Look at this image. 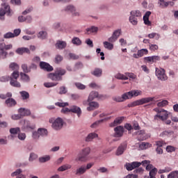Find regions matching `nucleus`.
I'll use <instances>...</instances> for the list:
<instances>
[{"mask_svg":"<svg viewBox=\"0 0 178 178\" xmlns=\"http://www.w3.org/2000/svg\"><path fill=\"white\" fill-rule=\"evenodd\" d=\"M90 154H91V148L90 147L83 148L76 157V162H87L90 159Z\"/></svg>","mask_w":178,"mask_h":178,"instance_id":"obj_1","label":"nucleus"},{"mask_svg":"<svg viewBox=\"0 0 178 178\" xmlns=\"http://www.w3.org/2000/svg\"><path fill=\"white\" fill-rule=\"evenodd\" d=\"M65 74H66V70L57 68L54 72L49 73L47 77L50 79V80H52V81H62V80H63L62 76H65Z\"/></svg>","mask_w":178,"mask_h":178,"instance_id":"obj_2","label":"nucleus"},{"mask_svg":"<svg viewBox=\"0 0 178 178\" xmlns=\"http://www.w3.org/2000/svg\"><path fill=\"white\" fill-rule=\"evenodd\" d=\"M154 101H155V97H144L129 104L127 106L128 108H134V106L144 105V104H149V102H154Z\"/></svg>","mask_w":178,"mask_h":178,"instance_id":"obj_3","label":"nucleus"},{"mask_svg":"<svg viewBox=\"0 0 178 178\" xmlns=\"http://www.w3.org/2000/svg\"><path fill=\"white\" fill-rule=\"evenodd\" d=\"M138 17H141V12L138 10H134L130 12L129 21L133 26H137L138 24Z\"/></svg>","mask_w":178,"mask_h":178,"instance_id":"obj_4","label":"nucleus"},{"mask_svg":"<svg viewBox=\"0 0 178 178\" xmlns=\"http://www.w3.org/2000/svg\"><path fill=\"white\" fill-rule=\"evenodd\" d=\"M49 122L51 123V127L54 130H61L62 127H63V119L61 118H50Z\"/></svg>","mask_w":178,"mask_h":178,"instance_id":"obj_5","label":"nucleus"},{"mask_svg":"<svg viewBox=\"0 0 178 178\" xmlns=\"http://www.w3.org/2000/svg\"><path fill=\"white\" fill-rule=\"evenodd\" d=\"M5 15L7 16H12L10 13V6L7 3H4L1 4V8H0V20H5Z\"/></svg>","mask_w":178,"mask_h":178,"instance_id":"obj_6","label":"nucleus"},{"mask_svg":"<svg viewBox=\"0 0 178 178\" xmlns=\"http://www.w3.org/2000/svg\"><path fill=\"white\" fill-rule=\"evenodd\" d=\"M33 140H40V137H48V129L45 128H39L32 134Z\"/></svg>","mask_w":178,"mask_h":178,"instance_id":"obj_7","label":"nucleus"},{"mask_svg":"<svg viewBox=\"0 0 178 178\" xmlns=\"http://www.w3.org/2000/svg\"><path fill=\"white\" fill-rule=\"evenodd\" d=\"M94 165V163H88L86 165H82L80 167H79L76 171H75V175L76 176H81V175H84L87 170H90L91 168H92V165Z\"/></svg>","mask_w":178,"mask_h":178,"instance_id":"obj_8","label":"nucleus"},{"mask_svg":"<svg viewBox=\"0 0 178 178\" xmlns=\"http://www.w3.org/2000/svg\"><path fill=\"white\" fill-rule=\"evenodd\" d=\"M155 74L157 79L161 81L168 80V76L165 74V70L163 68L156 67Z\"/></svg>","mask_w":178,"mask_h":178,"instance_id":"obj_9","label":"nucleus"},{"mask_svg":"<svg viewBox=\"0 0 178 178\" xmlns=\"http://www.w3.org/2000/svg\"><path fill=\"white\" fill-rule=\"evenodd\" d=\"M22 122L24 124L22 127V129L24 131H31V130L35 129V124L31 123L29 120H24Z\"/></svg>","mask_w":178,"mask_h":178,"instance_id":"obj_10","label":"nucleus"},{"mask_svg":"<svg viewBox=\"0 0 178 178\" xmlns=\"http://www.w3.org/2000/svg\"><path fill=\"white\" fill-rule=\"evenodd\" d=\"M56 106H59V108H63L60 111L61 113H64L65 115H67V113H70V108L65 106H69L68 102H56Z\"/></svg>","mask_w":178,"mask_h":178,"instance_id":"obj_11","label":"nucleus"},{"mask_svg":"<svg viewBox=\"0 0 178 178\" xmlns=\"http://www.w3.org/2000/svg\"><path fill=\"white\" fill-rule=\"evenodd\" d=\"M120 34H122V29H117L113 33L111 37L108 39V42H116L118 41V38L120 37Z\"/></svg>","mask_w":178,"mask_h":178,"instance_id":"obj_12","label":"nucleus"},{"mask_svg":"<svg viewBox=\"0 0 178 178\" xmlns=\"http://www.w3.org/2000/svg\"><path fill=\"white\" fill-rule=\"evenodd\" d=\"M162 113L161 114H156L154 115V120H158L161 119V120H166L169 118V113H168V111L165 109H162Z\"/></svg>","mask_w":178,"mask_h":178,"instance_id":"obj_13","label":"nucleus"},{"mask_svg":"<svg viewBox=\"0 0 178 178\" xmlns=\"http://www.w3.org/2000/svg\"><path fill=\"white\" fill-rule=\"evenodd\" d=\"M127 149V143H122L117 149L115 154L117 156H120L123 155L124 151Z\"/></svg>","mask_w":178,"mask_h":178,"instance_id":"obj_14","label":"nucleus"},{"mask_svg":"<svg viewBox=\"0 0 178 178\" xmlns=\"http://www.w3.org/2000/svg\"><path fill=\"white\" fill-rule=\"evenodd\" d=\"M40 67L45 72H52V70H54V67L51 66L49 63H45L44 61H41L40 63Z\"/></svg>","mask_w":178,"mask_h":178,"instance_id":"obj_15","label":"nucleus"},{"mask_svg":"<svg viewBox=\"0 0 178 178\" xmlns=\"http://www.w3.org/2000/svg\"><path fill=\"white\" fill-rule=\"evenodd\" d=\"M95 98L101 99L102 98V95H99L97 91H92L90 92L89 96L88 97V102H91V101H94Z\"/></svg>","mask_w":178,"mask_h":178,"instance_id":"obj_16","label":"nucleus"},{"mask_svg":"<svg viewBox=\"0 0 178 178\" xmlns=\"http://www.w3.org/2000/svg\"><path fill=\"white\" fill-rule=\"evenodd\" d=\"M128 95V98L129 99H131L133 97H138V95H141L143 94V92L140 90H133L128 92H127Z\"/></svg>","mask_w":178,"mask_h":178,"instance_id":"obj_17","label":"nucleus"},{"mask_svg":"<svg viewBox=\"0 0 178 178\" xmlns=\"http://www.w3.org/2000/svg\"><path fill=\"white\" fill-rule=\"evenodd\" d=\"M114 131L116 137H122L124 133V128L122 126H118L114 128Z\"/></svg>","mask_w":178,"mask_h":178,"instance_id":"obj_18","label":"nucleus"},{"mask_svg":"<svg viewBox=\"0 0 178 178\" xmlns=\"http://www.w3.org/2000/svg\"><path fill=\"white\" fill-rule=\"evenodd\" d=\"M136 135L139 136H138V140L139 141H144V140H147L148 138V135L145 134V131L144 130H140L136 132Z\"/></svg>","mask_w":178,"mask_h":178,"instance_id":"obj_19","label":"nucleus"},{"mask_svg":"<svg viewBox=\"0 0 178 178\" xmlns=\"http://www.w3.org/2000/svg\"><path fill=\"white\" fill-rule=\"evenodd\" d=\"M99 28L95 26H90L86 29V34L90 35V34H97L98 33Z\"/></svg>","mask_w":178,"mask_h":178,"instance_id":"obj_20","label":"nucleus"},{"mask_svg":"<svg viewBox=\"0 0 178 178\" xmlns=\"http://www.w3.org/2000/svg\"><path fill=\"white\" fill-rule=\"evenodd\" d=\"M88 107H87V111H94L95 109H98L99 108V104L97 102H92L88 103Z\"/></svg>","mask_w":178,"mask_h":178,"instance_id":"obj_21","label":"nucleus"},{"mask_svg":"<svg viewBox=\"0 0 178 178\" xmlns=\"http://www.w3.org/2000/svg\"><path fill=\"white\" fill-rule=\"evenodd\" d=\"M126 99H129L127 92L124 93L121 97H116L113 98V101H115V102H124Z\"/></svg>","mask_w":178,"mask_h":178,"instance_id":"obj_22","label":"nucleus"},{"mask_svg":"<svg viewBox=\"0 0 178 178\" xmlns=\"http://www.w3.org/2000/svg\"><path fill=\"white\" fill-rule=\"evenodd\" d=\"M67 45L65 41L57 40L56 43V49H65Z\"/></svg>","mask_w":178,"mask_h":178,"instance_id":"obj_23","label":"nucleus"},{"mask_svg":"<svg viewBox=\"0 0 178 178\" xmlns=\"http://www.w3.org/2000/svg\"><path fill=\"white\" fill-rule=\"evenodd\" d=\"M70 111L71 112H72V113H76L78 118H80V116H81V108L77 106H72L70 108Z\"/></svg>","mask_w":178,"mask_h":178,"instance_id":"obj_24","label":"nucleus"},{"mask_svg":"<svg viewBox=\"0 0 178 178\" xmlns=\"http://www.w3.org/2000/svg\"><path fill=\"white\" fill-rule=\"evenodd\" d=\"M19 113L22 116H30L31 115V111H30V109L24 108H20L18 110Z\"/></svg>","mask_w":178,"mask_h":178,"instance_id":"obj_25","label":"nucleus"},{"mask_svg":"<svg viewBox=\"0 0 178 178\" xmlns=\"http://www.w3.org/2000/svg\"><path fill=\"white\" fill-rule=\"evenodd\" d=\"M151 11H147L143 16V21L146 26H151V22H149V16H151Z\"/></svg>","mask_w":178,"mask_h":178,"instance_id":"obj_26","label":"nucleus"},{"mask_svg":"<svg viewBox=\"0 0 178 178\" xmlns=\"http://www.w3.org/2000/svg\"><path fill=\"white\" fill-rule=\"evenodd\" d=\"M15 52L18 55H23V54H30V49L27 47H19L16 49Z\"/></svg>","mask_w":178,"mask_h":178,"instance_id":"obj_27","label":"nucleus"},{"mask_svg":"<svg viewBox=\"0 0 178 178\" xmlns=\"http://www.w3.org/2000/svg\"><path fill=\"white\" fill-rule=\"evenodd\" d=\"M5 104L8 108H12L15 106L17 102H16V100L13 98H8L6 100Z\"/></svg>","mask_w":178,"mask_h":178,"instance_id":"obj_28","label":"nucleus"},{"mask_svg":"<svg viewBox=\"0 0 178 178\" xmlns=\"http://www.w3.org/2000/svg\"><path fill=\"white\" fill-rule=\"evenodd\" d=\"M124 120V117H118L115 118L113 122L110 124V127H115V126H118V124H120Z\"/></svg>","mask_w":178,"mask_h":178,"instance_id":"obj_29","label":"nucleus"},{"mask_svg":"<svg viewBox=\"0 0 178 178\" xmlns=\"http://www.w3.org/2000/svg\"><path fill=\"white\" fill-rule=\"evenodd\" d=\"M172 3V5H175L174 2L170 1H165V0H159L158 1V5L160 8H168L169 6V4Z\"/></svg>","mask_w":178,"mask_h":178,"instance_id":"obj_30","label":"nucleus"},{"mask_svg":"<svg viewBox=\"0 0 178 178\" xmlns=\"http://www.w3.org/2000/svg\"><path fill=\"white\" fill-rule=\"evenodd\" d=\"M60 22H55L53 24V29L54 30H58V31H61L62 33H67V31L66 29H63V28L60 27Z\"/></svg>","mask_w":178,"mask_h":178,"instance_id":"obj_31","label":"nucleus"},{"mask_svg":"<svg viewBox=\"0 0 178 178\" xmlns=\"http://www.w3.org/2000/svg\"><path fill=\"white\" fill-rule=\"evenodd\" d=\"M98 138V134L96 133H90L86 136L85 141H86V143H90V141H92L94 138Z\"/></svg>","mask_w":178,"mask_h":178,"instance_id":"obj_32","label":"nucleus"},{"mask_svg":"<svg viewBox=\"0 0 178 178\" xmlns=\"http://www.w3.org/2000/svg\"><path fill=\"white\" fill-rule=\"evenodd\" d=\"M19 75L24 83H30V76L26 72H20Z\"/></svg>","mask_w":178,"mask_h":178,"instance_id":"obj_33","label":"nucleus"},{"mask_svg":"<svg viewBox=\"0 0 178 178\" xmlns=\"http://www.w3.org/2000/svg\"><path fill=\"white\" fill-rule=\"evenodd\" d=\"M91 74L95 76V77H101V76H102V69L95 68V70L91 72Z\"/></svg>","mask_w":178,"mask_h":178,"instance_id":"obj_34","label":"nucleus"},{"mask_svg":"<svg viewBox=\"0 0 178 178\" xmlns=\"http://www.w3.org/2000/svg\"><path fill=\"white\" fill-rule=\"evenodd\" d=\"M38 38L40 40H45L48 37V33L45 31H40L38 35H37Z\"/></svg>","mask_w":178,"mask_h":178,"instance_id":"obj_35","label":"nucleus"},{"mask_svg":"<svg viewBox=\"0 0 178 178\" xmlns=\"http://www.w3.org/2000/svg\"><path fill=\"white\" fill-rule=\"evenodd\" d=\"M10 84L12 86V87H15L17 88H20L22 87V85L19 81H17V79H10Z\"/></svg>","mask_w":178,"mask_h":178,"instance_id":"obj_36","label":"nucleus"},{"mask_svg":"<svg viewBox=\"0 0 178 178\" xmlns=\"http://www.w3.org/2000/svg\"><path fill=\"white\" fill-rule=\"evenodd\" d=\"M109 119H111V117H108L107 118H104L102 120H99L98 121L95 122L93 124H92L90 125V127L92 129H95V127H98V126L99 125L100 123H102V122H104V120H109Z\"/></svg>","mask_w":178,"mask_h":178,"instance_id":"obj_37","label":"nucleus"},{"mask_svg":"<svg viewBox=\"0 0 178 178\" xmlns=\"http://www.w3.org/2000/svg\"><path fill=\"white\" fill-rule=\"evenodd\" d=\"M49 161H51V156L49 155H44L39 158L40 163H45V162H49Z\"/></svg>","mask_w":178,"mask_h":178,"instance_id":"obj_38","label":"nucleus"},{"mask_svg":"<svg viewBox=\"0 0 178 178\" xmlns=\"http://www.w3.org/2000/svg\"><path fill=\"white\" fill-rule=\"evenodd\" d=\"M72 43L74 45H76V47H80V45H81V44H83V42L81 41V40H80L79 38L77 37H74L72 39Z\"/></svg>","mask_w":178,"mask_h":178,"instance_id":"obj_39","label":"nucleus"},{"mask_svg":"<svg viewBox=\"0 0 178 178\" xmlns=\"http://www.w3.org/2000/svg\"><path fill=\"white\" fill-rule=\"evenodd\" d=\"M175 132L173 131H163L160 134V137H170V136H173Z\"/></svg>","mask_w":178,"mask_h":178,"instance_id":"obj_40","label":"nucleus"},{"mask_svg":"<svg viewBox=\"0 0 178 178\" xmlns=\"http://www.w3.org/2000/svg\"><path fill=\"white\" fill-rule=\"evenodd\" d=\"M104 47L106 49H108L109 51H112L113 49V44L111 43V42H104Z\"/></svg>","mask_w":178,"mask_h":178,"instance_id":"obj_41","label":"nucleus"},{"mask_svg":"<svg viewBox=\"0 0 178 178\" xmlns=\"http://www.w3.org/2000/svg\"><path fill=\"white\" fill-rule=\"evenodd\" d=\"M65 12H70L74 13L76 12V7L72 5L67 6L65 8Z\"/></svg>","mask_w":178,"mask_h":178,"instance_id":"obj_42","label":"nucleus"},{"mask_svg":"<svg viewBox=\"0 0 178 178\" xmlns=\"http://www.w3.org/2000/svg\"><path fill=\"white\" fill-rule=\"evenodd\" d=\"M72 165L69 164L61 165L58 168V172H65V170H67L68 169H71Z\"/></svg>","mask_w":178,"mask_h":178,"instance_id":"obj_43","label":"nucleus"},{"mask_svg":"<svg viewBox=\"0 0 178 178\" xmlns=\"http://www.w3.org/2000/svg\"><path fill=\"white\" fill-rule=\"evenodd\" d=\"M19 76H20V74L19 73V71H14L10 77V80H17L19 79Z\"/></svg>","mask_w":178,"mask_h":178,"instance_id":"obj_44","label":"nucleus"},{"mask_svg":"<svg viewBox=\"0 0 178 178\" xmlns=\"http://www.w3.org/2000/svg\"><path fill=\"white\" fill-rule=\"evenodd\" d=\"M10 69H12V70H14V72H19V65L16 63H11L9 66Z\"/></svg>","mask_w":178,"mask_h":178,"instance_id":"obj_45","label":"nucleus"},{"mask_svg":"<svg viewBox=\"0 0 178 178\" xmlns=\"http://www.w3.org/2000/svg\"><path fill=\"white\" fill-rule=\"evenodd\" d=\"M147 37L149 38H155V40H159L161 38V35L156 33H149L147 35Z\"/></svg>","mask_w":178,"mask_h":178,"instance_id":"obj_46","label":"nucleus"},{"mask_svg":"<svg viewBox=\"0 0 178 178\" xmlns=\"http://www.w3.org/2000/svg\"><path fill=\"white\" fill-rule=\"evenodd\" d=\"M21 173H23L22 168H18L15 171L11 173V177H17Z\"/></svg>","mask_w":178,"mask_h":178,"instance_id":"obj_47","label":"nucleus"},{"mask_svg":"<svg viewBox=\"0 0 178 178\" xmlns=\"http://www.w3.org/2000/svg\"><path fill=\"white\" fill-rule=\"evenodd\" d=\"M171 170H172V168H170V167H165L163 169H160L158 171V173L159 175H162L163 173H169V172H171Z\"/></svg>","mask_w":178,"mask_h":178,"instance_id":"obj_48","label":"nucleus"},{"mask_svg":"<svg viewBox=\"0 0 178 178\" xmlns=\"http://www.w3.org/2000/svg\"><path fill=\"white\" fill-rule=\"evenodd\" d=\"M19 94L22 98V99H29L30 98V94L28 93V92L26 91H21L19 92Z\"/></svg>","mask_w":178,"mask_h":178,"instance_id":"obj_49","label":"nucleus"},{"mask_svg":"<svg viewBox=\"0 0 178 178\" xmlns=\"http://www.w3.org/2000/svg\"><path fill=\"white\" fill-rule=\"evenodd\" d=\"M156 173H158V169L156 168H154L149 171L148 177H155V176H156Z\"/></svg>","mask_w":178,"mask_h":178,"instance_id":"obj_50","label":"nucleus"},{"mask_svg":"<svg viewBox=\"0 0 178 178\" xmlns=\"http://www.w3.org/2000/svg\"><path fill=\"white\" fill-rule=\"evenodd\" d=\"M151 144L148 143H142L140 145H139V148L140 149H147V148H149L151 147Z\"/></svg>","mask_w":178,"mask_h":178,"instance_id":"obj_51","label":"nucleus"},{"mask_svg":"<svg viewBox=\"0 0 178 178\" xmlns=\"http://www.w3.org/2000/svg\"><path fill=\"white\" fill-rule=\"evenodd\" d=\"M24 73H30L31 70H30V67L27 65V64H22L21 66Z\"/></svg>","mask_w":178,"mask_h":178,"instance_id":"obj_52","label":"nucleus"},{"mask_svg":"<svg viewBox=\"0 0 178 178\" xmlns=\"http://www.w3.org/2000/svg\"><path fill=\"white\" fill-rule=\"evenodd\" d=\"M167 178H178V170L171 172L168 175Z\"/></svg>","mask_w":178,"mask_h":178,"instance_id":"obj_53","label":"nucleus"},{"mask_svg":"<svg viewBox=\"0 0 178 178\" xmlns=\"http://www.w3.org/2000/svg\"><path fill=\"white\" fill-rule=\"evenodd\" d=\"M138 54H139V56L141 58L142 56H144V55H148V49H141L140 50L138 51Z\"/></svg>","mask_w":178,"mask_h":178,"instance_id":"obj_54","label":"nucleus"},{"mask_svg":"<svg viewBox=\"0 0 178 178\" xmlns=\"http://www.w3.org/2000/svg\"><path fill=\"white\" fill-rule=\"evenodd\" d=\"M44 87L47 88H51V87H55L58 86V83H54V82H46L44 83Z\"/></svg>","mask_w":178,"mask_h":178,"instance_id":"obj_55","label":"nucleus"},{"mask_svg":"<svg viewBox=\"0 0 178 178\" xmlns=\"http://www.w3.org/2000/svg\"><path fill=\"white\" fill-rule=\"evenodd\" d=\"M79 69H83V64L80 62L76 63L74 65V67L73 68V72H76V70H79Z\"/></svg>","mask_w":178,"mask_h":178,"instance_id":"obj_56","label":"nucleus"},{"mask_svg":"<svg viewBox=\"0 0 178 178\" xmlns=\"http://www.w3.org/2000/svg\"><path fill=\"white\" fill-rule=\"evenodd\" d=\"M169 104V102L168 100H163L157 104V106L160 108H163L164 106H166Z\"/></svg>","mask_w":178,"mask_h":178,"instance_id":"obj_57","label":"nucleus"},{"mask_svg":"<svg viewBox=\"0 0 178 178\" xmlns=\"http://www.w3.org/2000/svg\"><path fill=\"white\" fill-rule=\"evenodd\" d=\"M10 134H17V133H20V128L16 127V128H11L10 129Z\"/></svg>","mask_w":178,"mask_h":178,"instance_id":"obj_58","label":"nucleus"},{"mask_svg":"<svg viewBox=\"0 0 178 178\" xmlns=\"http://www.w3.org/2000/svg\"><path fill=\"white\" fill-rule=\"evenodd\" d=\"M38 157V156H37V154H35V153H31L29 158V162H33V161H35V159Z\"/></svg>","mask_w":178,"mask_h":178,"instance_id":"obj_59","label":"nucleus"},{"mask_svg":"<svg viewBox=\"0 0 178 178\" xmlns=\"http://www.w3.org/2000/svg\"><path fill=\"white\" fill-rule=\"evenodd\" d=\"M3 38H15V35L12 32H8L3 35Z\"/></svg>","mask_w":178,"mask_h":178,"instance_id":"obj_60","label":"nucleus"},{"mask_svg":"<svg viewBox=\"0 0 178 178\" xmlns=\"http://www.w3.org/2000/svg\"><path fill=\"white\" fill-rule=\"evenodd\" d=\"M17 137L20 141H24V140H26V136L24 133L19 132Z\"/></svg>","mask_w":178,"mask_h":178,"instance_id":"obj_61","label":"nucleus"},{"mask_svg":"<svg viewBox=\"0 0 178 178\" xmlns=\"http://www.w3.org/2000/svg\"><path fill=\"white\" fill-rule=\"evenodd\" d=\"M59 90L60 91L58 92V94H60V95L66 94V92H67V89L65 86H60Z\"/></svg>","mask_w":178,"mask_h":178,"instance_id":"obj_62","label":"nucleus"},{"mask_svg":"<svg viewBox=\"0 0 178 178\" xmlns=\"http://www.w3.org/2000/svg\"><path fill=\"white\" fill-rule=\"evenodd\" d=\"M74 84L78 90H86V86L81 83H75Z\"/></svg>","mask_w":178,"mask_h":178,"instance_id":"obj_63","label":"nucleus"},{"mask_svg":"<svg viewBox=\"0 0 178 178\" xmlns=\"http://www.w3.org/2000/svg\"><path fill=\"white\" fill-rule=\"evenodd\" d=\"M124 168H125V169H127V170H129V171L134 170V167H133L132 163H127L124 165Z\"/></svg>","mask_w":178,"mask_h":178,"instance_id":"obj_64","label":"nucleus"}]
</instances>
